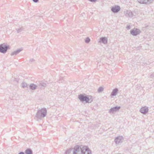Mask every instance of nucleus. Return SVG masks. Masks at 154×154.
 I'll use <instances>...</instances> for the list:
<instances>
[{"label": "nucleus", "instance_id": "obj_1", "mask_svg": "<svg viewBox=\"0 0 154 154\" xmlns=\"http://www.w3.org/2000/svg\"><path fill=\"white\" fill-rule=\"evenodd\" d=\"M47 110L45 108H39L37 110L35 115V117L37 119V120H42L47 115Z\"/></svg>", "mask_w": 154, "mask_h": 154}, {"label": "nucleus", "instance_id": "obj_23", "mask_svg": "<svg viewBox=\"0 0 154 154\" xmlns=\"http://www.w3.org/2000/svg\"><path fill=\"white\" fill-rule=\"evenodd\" d=\"M90 41V38L89 37H87L86 38V39L85 40V43H88Z\"/></svg>", "mask_w": 154, "mask_h": 154}, {"label": "nucleus", "instance_id": "obj_10", "mask_svg": "<svg viewBox=\"0 0 154 154\" xmlns=\"http://www.w3.org/2000/svg\"><path fill=\"white\" fill-rule=\"evenodd\" d=\"M154 0H137L140 3L148 4L152 2Z\"/></svg>", "mask_w": 154, "mask_h": 154}, {"label": "nucleus", "instance_id": "obj_25", "mask_svg": "<svg viewBox=\"0 0 154 154\" xmlns=\"http://www.w3.org/2000/svg\"><path fill=\"white\" fill-rule=\"evenodd\" d=\"M126 28L128 30L130 29L131 28V26L130 25H127Z\"/></svg>", "mask_w": 154, "mask_h": 154}, {"label": "nucleus", "instance_id": "obj_8", "mask_svg": "<svg viewBox=\"0 0 154 154\" xmlns=\"http://www.w3.org/2000/svg\"><path fill=\"white\" fill-rule=\"evenodd\" d=\"M121 107L120 106H116L111 108L109 111V113H114L117 111H119Z\"/></svg>", "mask_w": 154, "mask_h": 154}, {"label": "nucleus", "instance_id": "obj_28", "mask_svg": "<svg viewBox=\"0 0 154 154\" xmlns=\"http://www.w3.org/2000/svg\"><path fill=\"white\" fill-rule=\"evenodd\" d=\"M35 60L33 59H30L29 61L30 62H32L34 61Z\"/></svg>", "mask_w": 154, "mask_h": 154}, {"label": "nucleus", "instance_id": "obj_22", "mask_svg": "<svg viewBox=\"0 0 154 154\" xmlns=\"http://www.w3.org/2000/svg\"><path fill=\"white\" fill-rule=\"evenodd\" d=\"M22 87L23 88L26 87L27 86V84L25 82H23L22 84Z\"/></svg>", "mask_w": 154, "mask_h": 154}, {"label": "nucleus", "instance_id": "obj_15", "mask_svg": "<svg viewBox=\"0 0 154 154\" xmlns=\"http://www.w3.org/2000/svg\"><path fill=\"white\" fill-rule=\"evenodd\" d=\"M37 87V86L33 83L30 84L29 85V88L30 89L32 90H34Z\"/></svg>", "mask_w": 154, "mask_h": 154}, {"label": "nucleus", "instance_id": "obj_3", "mask_svg": "<svg viewBox=\"0 0 154 154\" xmlns=\"http://www.w3.org/2000/svg\"><path fill=\"white\" fill-rule=\"evenodd\" d=\"M82 146L76 145L73 149V154H82Z\"/></svg>", "mask_w": 154, "mask_h": 154}, {"label": "nucleus", "instance_id": "obj_12", "mask_svg": "<svg viewBox=\"0 0 154 154\" xmlns=\"http://www.w3.org/2000/svg\"><path fill=\"white\" fill-rule=\"evenodd\" d=\"M99 42H102L104 44H106L107 42V38L106 37H102L100 38Z\"/></svg>", "mask_w": 154, "mask_h": 154}, {"label": "nucleus", "instance_id": "obj_17", "mask_svg": "<svg viewBox=\"0 0 154 154\" xmlns=\"http://www.w3.org/2000/svg\"><path fill=\"white\" fill-rule=\"evenodd\" d=\"M120 7L118 5H115L114 6L112 7L111 10H120Z\"/></svg>", "mask_w": 154, "mask_h": 154}, {"label": "nucleus", "instance_id": "obj_29", "mask_svg": "<svg viewBox=\"0 0 154 154\" xmlns=\"http://www.w3.org/2000/svg\"><path fill=\"white\" fill-rule=\"evenodd\" d=\"M35 3H37V2L39 0H32Z\"/></svg>", "mask_w": 154, "mask_h": 154}, {"label": "nucleus", "instance_id": "obj_24", "mask_svg": "<svg viewBox=\"0 0 154 154\" xmlns=\"http://www.w3.org/2000/svg\"><path fill=\"white\" fill-rule=\"evenodd\" d=\"M114 13H117L119 10H111Z\"/></svg>", "mask_w": 154, "mask_h": 154}, {"label": "nucleus", "instance_id": "obj_7", "mask_svg": "<svg viewBox=\"0 0 154 154\" xmlns=\"http://www.w3.org/2000/svg\"><path fill=\"white\" fill-rule=\"evenodd\" d=\"M82 154H91V151L87 146L82 147Z\"/></svg>", "mask_w": 154, "mask_h": 154}, {"label": "nucleus", "instance_id": "obj_4", "mask_svg": "<svg viewBox=\"0 0 154 154\" xmlns=\"http://www.w3.org/2000/svg\"><path fill=\"white\" fill-rule=\"evenodd\" d=\"M9 46L5 43L0 45V52L5 54L6 53L8 50L9 49Z\"/></svg>", "mask_w": 154, "mask_h": 154}, {"label": "nucleus", "instance_id": "obj_6", "mask_svg": "<svg viewBox=\"0 0 154 154\" xmlns=\"http://www.w3.org/2000/svg\"><path fill=\"white\" fill-rule=\"evenodd\" d=\"M124 140V137L122 136H119L116 137L114 140V142L116 145H118L122 143Z\"/></svg>", "mask_w": 154, "mask_h": 154}, {"label": "nucleus", "instance_id": "obj_18", "mask_svg": "<svg viewBox=\"0 0 154 154\" xmlns=\"http://www.w3.org/2000/svg\"><path fill=\"white\" fill-rule=\"evenodd\" d=\"M26 154H32V151L30 149H28L26 150L25 151Z\"/></svg>", "mask_w": 154, "mask_h": 154}, {"label": "nucleus", "instance_id": "obj_9", "mask_svg": "<svg viewBox=\"0 0 154 154\" xmlns=\"http://www.w3.org/2000/svg\"><path fill=\"white\" fill-rule=\"evenodd\" d=\"M148 107L146 106H145L142 107L140 109V112L142 113L143 114H146L148 111Z\"/></svg>", "mask_w": 154, "mask_h": 154}, {"label": "nucleus", "instance_id": "obj_31", "mask_svg": "<svg viewBox=\"0 0 154 154\" xmlns=\"http://www.w3.org/2000/svg\"><path fill=\"white\" fill-rule=\"evenodd\" d=\"M148 26V25H145V26L143 27V28H146Z\"/></svg>", "mask_w": 154, "mask_h": 154}, {"label": "nucleus", "instance_id": "obj_5", "mask_svg": "<svg viewBox=\"0 0 154 154\" xmlns=\"http://www.w3.org/2000/svg\"><path fill=\"white\" fill-rule=\"evenodd\" d=\"M141 31L138 29L134 28L130 31V33L133 36H137L140 34Z\"/></svg>", "mask_w": 154, "mask_h": 154}, {"label": "nucleus", "instance_id": "obj_30", "mask_svg": "<svg viewBox=\"0 0 154 154\" xmlns=\"http://www.w3.org/2000/svg\"><path fill=\"white\" fill-rule=\"evenodd\" d=\"M18 154H25L23 152H20Z\"/></svg>", "mask_w": 154, "mask_h": 154}, {"label": "nucleus", "instance_id": "obj_13", "mask_svg": "<svg viewBox=\"0 0 154 154\" xmlns=\"http://www.w3.org/2000/svg\"><path fill=\"white\" fill-rule=\"evenodd\" d=\"M118 92V89L117 88H115L112 91L111 95V96H114L116 95Z\"/></svg>", "mask_w": 154, "mask_h": 154}, {"label": "nucleus", "instance_id": "obj_11", "mask_svg": "<svg viewBox=\"0 0 154 154\" xmlns=\"http://www.w3.org/2000/svg\"><path fill=\"white\" fill-rule=\"evenodd\" d=\"M125 14L126 16L129 17H132L133 14L131 10H126L125 11Z\"/></svg>", "mask_w": 154, "mask_h": 154}, {"label": "nucleus", "instance_id": "obj_21", "mask_svg": "<svg viewBox=\"0 0 154 154\" xmlns=\"http://www.w3.org/2000/svg\"><path fill=\"white\" fill-rule=\"evenodd\" d=\"M104 88L102 87H100L98 89V92H100L103 91V90Z\"/></svg>", "mask_w": 154, "mask_h": 154}, {"label": "nucleus", "instance_id": "obj_14", "mask_svg": "<svg viewBox=\"0 0 154 154\" xmlns=\"http://www.w3.org/2000/svg\"><path fill=\"white\" fill-rule=\"evenodd\" d=\"M47 83L42 82H40L38 84V86L41 88L45 87L47 86Z\"/></svg>", "mask_w": 154, "mask_h": 154}, {"label": "nucleus", "instance_id": "obj_26", "mask_svg": "<svg viewBox=\"0 0 154 154\" xmlns=\"http://www.w3.org/2000/svg\"><path fill=\"white\" fill-rule=\"evenodd\" d=\"M150 77L152 79H153L154 78V73H153L150 75Z\"/></svg>", "mask_w": 154, "mask_h": 154}, {"label": "nucleus", "instance_id": "obj_20", "mask_svg": "<svg viewBox=\"0 0 154 154\" xmlns=\"http://www.w3.org/2000/svg\"><path fill=\"white\" fill-rule=\"evenodd\" d=\"M73 149H67L66 151L65 152V154H69L71 152L72 150H73Z\"/></svg>", "mask_w": 154, "mask_h": 154}, {"label": "nucleus", "instance_id": "obj_19", "mask_svg": "<svg viewBox=\"0 0 154 154\" xmlns=\"http://www.w3.org/2000/svg\"><path fill=\"white\" fill-rule=\"evenodd\" d=\"M16 30L17 31V33H19L21 32L23 30V28L22 27H21V28H19L16 29Z\"/></svg>", "mask_w": 154, "mask_h": 154}, {"label": "nucleus", "instance_id": "obj_2", "mask_svg": "<svg viewBox=\"0 0 154 154\" xmlns=\"http://www.w3.org/2000/svg\"><path fill=\"white\" fill-rule=\"evenodd\" d=\"M79 99L81 102L85 101L86 103H91L92 100L91 98H89V97L83 94H80L79 95Z\"/></svg>", "mask_w": 154, "mask_h": 154}, {"label": "nucleus", "instance_id": "obj_16", "mask_svg": "<svg viewBox=\"0 0 154 154\" xmlns=\"http://www.w3.org/2000/svg\"><path fill=\"white\" fill-rule=\"evenodd\" d=\"M21 51V50L20 49L17 50L16 51H14V52H12L11 54V55H16L17 54H18Z\"/></svg>", "mask_w": 154, "mask_h": 154}, {"label": "nucleus", "instance_id": "obj_27", "mask_svg": "<svg viewBox=\"0 0 154 154\" xmlns=\"http://www.w3.org/2000/svg\"><path fill=\"white\" fill-rule=\"evenodd\" d=\"M88 0L91 2H95L97 1V0Z\"/></svg>", "mask_w": 154, "mask_h": 154}]
</instances>
